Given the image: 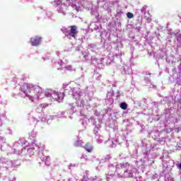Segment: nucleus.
<instances>
[{
    "label": "nucleus",
    "mask_w": 181,
    "mask_h": 181,
    "mask_svg": "<svg viewBox=\"0 0 181 181\" xmlns=\"http://www.w3.org/2000/svg\"><path fill=\"white\" fill-rule=\"evenodd\" d=\"M69 30H66L65 31L66 36H70L71 37L76 39V36H77V34L78 33V31L77 30V25H71L69 26Z\"/></svg>",
    "instance_id": "1"
},
{
    "label": "nucleus",
    "mask_w": 181,
    "mask_h": 181,
    "mask_svg": "<svg viewBox=\"0 0 181 181\" xmlns=\"http://www.w3.org/2000/svg\"><path fill=\"white\" fill-rule=\"evenodd\" d=\"M21 91L25 94V95H28V94L30 93V91H32V85L28 83H24L21 86Z\"/></svg>",
    "instance_id": "2"
},
{
    "label": "nucleus",
    "mask_w": 181,
    "mask_h": 181,
    "mask_svg": "<svg viewBox=\"0 0 181 181\" xmlns=\"http://www.w3.org/2000/svg\"><path fill=\"white\" fill-rule=\"evenodd\" d=\"M40 42H42V37L39 36L30 38V43L32 46H39V45H40Z\"/></svg>",
    "instance_id": "3"
},
{
    "label": "nucleus",
    "mask_w": 181,
    "mask_h": 181,
    "mask_svg": "<svg viewBox=\"0 0 181 181\" xmlns=\"http://www.w3.org/2000/svg\"><path fill=\"white\" fill-rule=\"evenodd\" d=\"M32 90H33L36 94H42V93H43V89L37 85H32Z\"/></svg>",
    "instance_id": "4"
},
{
    "label": "nucleus",
    "mask_w": 181,
    "mask_h": 181,
    "mask_svg": "<svg viewBox=\"0 0 181 181\" xmlns=\"http://www.w3.org/2000/svg\"><path fill=\"white\" fill-rule=\"evenodd\" d=\"M83 148L88 153L93 152V145L90 143H87Z\"/></svg>",
    "instance_id": "5"
},
{
    "label": "nucleus",
    "mask_w": 181,
    "mask_h": 181,
    "mask_svg": "<svg viewBox=\"0 0 181 181\" xmlns=\"http://www.w3.org/2000/svg\"><path fill=\"white\" fill-rule=\"evenodd\" d=\"M60 93L59 92H53L52 94H51V97L52 98H53V100H59L60 99Z\"/></svg>",
    "instance_id": "6"
},
{
    "label": "nucleus",
    "mask_w": 181,
    "mask_h": 181,
    "mask_svg": "<svg viewBox=\"0 0 181 181\" xmlns=\"http://www.w3.org/2000/svg\"><path fill=\"white\" fill-rule=\"evenodd\" d=\"M120 108H122V110H127L128 105L126 103H120Z\"/></svg>",
    "instance_id": "7"
},
{
    "label": "nucleus",
    "mask_w": 181,
    "mask_h": 181,
    "mask_svg": "<svg viewBox=\"0 0 181 181\" xmlns=\"http://www.w3.org/2000/svg\"><path fill=\"white\" fill-rule=\"evenodd\" d=\"M127 16L129 19H132L134 18V14L131 12L127 13Z\"/></svg>",
    "instance_id": "8"
},
{
    "label": "nucleus",
    "mask_w": 181,
    "mask_h": 181,
    "mask_svg": "<svg viewBox=\"0 0 181 181\" xmlns=\"http://www.w3.org/2000/svg\"><path fill=\"white\" fill-rule=\"evenodd\" d=\"M27 97H28L29 100H30V101H32L33 103L35 98H33V96H30L29 95V94L26 95Z\"/></svg>",
    "instance_id": "9"
},
{
    "label": "nucleus",
    "mask_w": 181,
    "mask_h": 181,
    "mask_svg": "<svg viewBox=\"0 0 181 181\" xmlns=\"http://www.w3.org/2000/svg\"><path fill=\"white\" fill-rule=\"evenodd\" d=\"M146 8H148V6H143L142 8H141V12H144V13H146Z\"/></svg>",
    "instance_id": "10"
},
{
    "label": "nucleus",
    "mask_w": 181,
    "mask_h": 181,
    "mask_svg": "<svg viewBox=\"0 0 181 181\" xmlns=\"http://www.w3.org/2000/svg\"><path fill=\"white\" fill-rule=\"evenodd\" d=\"M54 2L55 4H57V5H60V4H62V1L60 0H55Z\"/></svg>",
    "instance_id": "11"
},
{
    "label": "nucleus",
    "mask_w": 181,
    "mask_h": 181,
    "mask_svg": "<svg viewBox=\"0 0 181 181\" xmlns=\"http://www.w3.org/2000/svg\"><path fill=\"white\" fill-rule=\"evenodd\" d=\"M145 19H146V21H149V16H145Z\"/></svg>",
    "instance_id": "12"
}]
</instances>
